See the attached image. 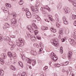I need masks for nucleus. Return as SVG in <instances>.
<instances>
[{
	"instance_id": "10",
	"label": "nucleus",
	"mask_w": 76,
	"mask_h": 76,
	"mask_svg": "<svg viewBox=\"0 0 76 76\" xmlns=\"http://www.w3.org/2000/svg\"><path fill=\"white\" fill-rule=\"evenodd\" d=\"M68 58L69 60H70L71 57H72V54H73V53L71 51H69L68 52Z\"/></svg>"
},
{
	"instance_id": "59",
	"label": "nucleus",
	"mask_w": 76,
	"mask_h": 76,
	"mask_svg": "<svg viewBox=\"0 0 76 76\" xmlns=\"http://www.w3.org/2000/svg\"><path fill=\"white\" fill-rule=\"evenodd\" d=\"M61 41H62V42H64V41H66V39H61Z\"/></svg>"
},
{
	"instance_id": "57",
	"label": "nucleus",
	"mask_w": 76,
	"mask_h": 76,
	"mask_svg": "<svg viewBox=\"0 0 76 76\" xmlns=\"http://www.w3.org/2000/svg\"><path fill=\"white\" fill-rule=\"evenodd\" d=\"M46 9H47V10H48L49 11H50L49 10H50V8L48 7H46L45 8Z\"/></svg>"
},
{
	"instance_id": "52",
	"label": "nucleus",
	"mask_w": 76,
	"mask_h": 76,
	"mask_svg": "<svg viewBox=\"0 0 76 76\" xmlns=\"http://www.w3.org/2000/svg\"><path fill=\"white\" fill-rule=\"evenodd\" d=\"M11 16L13 17V18H16V15H14L13 13L11 14Z\"/></svg>"
},
{
	"instance_id": "56",
	"label": "nucleus",
	"mask_w": 76,
	"mask_h": 76,
	"mask_svg": "<svg viewBox=\"0 0 76 76\" xmlns=\"http://www.w3.org/2000/svg\"><path fill=\"white\" fill-rule=\"evenodd\" d=\"M64 23L65 25H67L68 24V22L67 21H64Z\"/></svg>"
},
{
	"instance_id": "5",
	"label": "nucleus",
	"mask_w": 76,
	"mask_h": 76,
	"mask_svg": "<svg viewBox=\"0 0 76 76\" xmlns=\"http://www.w3.org/2000/svg\"><path fill=\"white\" fill-rule=\"evenodd\" d=\"M32 10H34L36 13H38V9L37 6L35 5V6H31L30 7Z\"/></svg>"
},
{
	"instance_id": "8",
	"label": "nucleus",
	"mask_w": 76,
	"mask_h": 76,
	"mask_svg": "<svg viewBox=\"0 0 76 76\" xmlns=\"http://www.w3.org/2000/svg\"><path fill=\"white\" fill-rule=\"evenodd\" d=\"M15 43H14L13 42H10V45H12L11 48H10L11 50H13V49H14V48L15 47V46H16V45H15Z\"/></svg>"
},
{
	"instance_id": "63",
	"label": "nucleus",
	"mask_w": 76,
	"mask_h": 76,
	"mask_svg": "<svg viewBox=\"0 0 76 76\" xmlns=\"http://www.w3.org/2000/svg\"><path fill=\"white\" fill-rule=\"evenodd\" d=\"M61 34H59V38H61Z\"/></svg>"
},
{
	"instance_id": "27",
	"label": "nucleus",
	"mask_w": 76,
	"mask_h": 76,
	"mask_svg": "<svg viewBox=\"0 0 76 76\" xmlns=\"http://www.w3.org/2000/svg\"><path fill=\"white\" fill-rule=\"evenodd\" d=\"M23 3L24 2L23 1V0H20L19 3L20 5H22L23 4Z\"/></svg>"
},
{
	"instance_id": "47",
	"label": "nucleus",
	"mask_w": 76,
	"mask_h": 76,
	"mask_svg": "<svg viewBox=\"0 0 76 76\" xmlns=\"http://www.w3.org/2000/svg\"><path fill=\"white\" fill-rule=\"evenodd\" d=\"M73 4L74 6H76V1H74Z\"/></svg>"
},
{
	"instance_id": "48",
	"label": "nucleus",
	"mask_w": 76,
	"mask_h": 76,
	"mask_svg": "<svg viewBox=\"0 0 76 76\" xmlns=\"http://www.w3.org/2000/svg\"><path fill=\"white\" fill-rule=\"evenodd\" d=\"M56 26L58 28H60V25L59 23H56Z\"/></svg>"
},
{
	"instance_id": "38",
	"label": "nucleus",
	"mask_w": 76,
	"mask_h": 76,
	"mask_svg": "<svg viewBox=\"0 0 76 76\" xmlns=\"http://www.w3.org/2000/svg\"><path fill=\"white\" fill-rule=\"evenodd\" d=\"M48 27H45L44 26H42V29L43 31H44V30H46L47 29L46 28H47Z\"/></svg>"
},
{
	"instance_id": "26",
	"label": "nucleus",
	"mask_w": 76,
	"mask_h": 76,
	"mask_svg": "<svg viewBox=\"0 0 76 76\" xmlns=\"http://www.w3.org/2000/svg\"><path fill=\"white\" fill-rule=\"evenodd\" d=\"M31 39L33 42L36 41V40H37V39H36V38H35V37H34L31 38Z\"/></svg>"
},
{
	"instance_id": "49",
	"label": "nucleus",
	"mask_w": 76,
	"mask_h": 76,
	"mask_svg": "<svg viewBox=\"0 0 76 76\" xmlns=\"http://www.w3.org/2000/svg\"><path fill=\"white\" fill-rule=\"evenodd\" d=\"M4 39H6V40H8L9 41V39H10V38L8 37H7L6 38V37H4Z\"/></svg>"
},
{
	"instance_id": "62",
	"label": "nucleus",
	"mask_w": 76,
	"mask_h": 76,
	"mask_svg": "<svg viewBox=\"0 0 76 76\" xmlns=\"http://www.w3.org/2000/svg\"><path fill=\"white\" fill-rule=\"evenodd\" d=\"M42 76H45V73H43L42 74Z\"/></svg>"
},
{
	"instance_id": "16",
	"label": "nucleus",
	"mask_w": 76,
	"mask_h": 76,
	"mask_svg": "<svg viewBox=\"0 0 76 76\" xmlns=\"http://www.w3.org/2000/svg\"><path fill=\"white\" fill-rule=\"evenodd\" d=\"M10 69H12L13 70H16V68L15 67V66H12V65H10Z\"/></svg>"
},
{
	"instance_id": "35",
	"label": "nucleus",
	"mask_w": 76,
	"mask_h": 76,
	"mask_svg": "<svg viewBox=\"0 0 76 76\" xmlns=\"http://www.w3.org/2000/svg\"><path fill=\"white\" fill-rule=\"evenodd\" d=\"M6 6H7V7H11V5L9 3L6 4Z\"/></svg>"
},
{
	"instance_id": "23",
	"label": "nucleus",
	"mask_w": 76,
	"mask_h": 76,
	"mask_svg": "<svg viewBox=\"0 0 76 76\" xmlns=\"http://www.w3.org/2000/svg\"><path fill=\"white\" fill-rule=\"evenodd\" d=\"M69 64V61H67L65 62L63 64V65H62V66H67V64Z\"/></svg>"
},
{
	"instance_id": "33",
	"label": "nucleus",
	"mask_w": 76,
	"mask_h": 76,
	"mask_svg": "<svg viewBox=\"0 0 76 76\" xmlns=\"http://www.w3.org/2000/svg\"><path fill=\"white\" fill-rule=\"evenodd\" d=\"M0 75L1 76H3V75H4V71H0Z\"/></svg>"
},
{
	"instance_id": "60",
	"label": "nucleus",
	"mask_w": 76,
	"mask_h": 76,
	"mask_svg": "<svg viewBox=\"0 0 76 76\" xmlns=\"http://www.w3.org/2000/svg\"><path fill=\"white\" fill-rule=\"evenodd\" d=\"M16 33H19V32H20V31H19V30H16Z\"/></svg>"
},
{
	"instance_id": "50",
	"label": "nucleus",
	"mask_w": 76,
	"mask_h": 76,
	"mask_svg": "<svg viewBox=\"0 0 76 76\" xmlns=\"http://www.w3.org/2000/svg\"><path fill=\"white\" fill-rule=\"evenodd\" d=\"M61 6L60 5H59L58 6V10H60V9H61Z\"/></svg>"
},
{
	"instance_id": "25",
	"label": "nucleus",
	"mask_w": 76,
	"mask_h": 76,
	"mask_svg": "<svg viewBox=\"0 0 76 76\" xmlns=\"http://www.w3.org/2000/svg\"><path fill=\"white\" fill-rule=\"evenodd\" d=\"M50 30L52 31V32H54V33L56 32V30L55 29L52 28H50Z\"/></svg>"
},
{
	"instance_id": "4",
	"label": "nucleus",
	"mask_w": 76,
	"mask_h": 76,
	"mask_svg": "<svg viewBox=\"0 0 76 76\" xmlns=\"http://www.w3.org/2000/svg\"><path fill=\"white\" fill-rule=\"evenodd\" d=\"M25 11L26 12V15L27 16L28 18H31V14L29 11V10L28 8H26L25 9Z\"/></svg>"
},
{
	"instance_id": "53",
	"label": "nucleus",
	"mask_w": 76,
	"mask_h": 76,
	"mask_svg": "<svg viewBox=\"0 0 76 76\" xmlns=\"http://www.w3.org/2000/svg\"><path fill=\"white\" fill-rule=\"evenodd\" d=\"M43 50V49L42 48H40L39 51V53L40 54V52L41 53Z\"/></svg>"
},
{
	"instance_id": "39",
	"label": "nucleus",
	"mask_w": 76,
	"mask_h": 76,
	"mask_svg": "<svg viewBox=\"0 0 76 76\" xmlns=\"http://www.w3.org/2000/svg\"><path fill=\"white\" fill-rule=\"evenodd\" d=\"M34 47H37V48H38V47H39V46L37 43L34 44Z\"/></svg>"
},
{
	"instance_id": "2",
	"label": "nucleus",
	"mask_w": 76,
	"mask_h": 76,
	"mask_svg": "<svg viewBox=\"0 0 76 76\" xmlns=\"http://www.w3.org/2000/svg\"><path fill=\"white\" fill-rule=\"evenodd\" d=\"M50 57L52 58V60H54V61H56L57 60V57L56 56V55L53 52L52 53L50 54Z\"/></svg>"
},
{
	"instance_id": "36",
	"label": "nucleus",
	"mask_w": 76,
	"mask_h": 76,
	"mask_svg": "<svg viewBox=\"0 0 76 76\" xmlns=\"http://www.w3.org/2000/svg\"><path fill=\"white\" fill-rule=\"evenodd\" d=\"M17 45L18 46L21 47V46H23V44H20V43H17Z\"/></svg>"
},
{
	"instance_id": "61",
	"label": "nucleus",
	"mask_w": 76,
	"mask_h": 76,
	"mask_svg": "<svg viewBox=\"0 0 76 76\" xmlns=\"http://www.w3.org/2000/svg\"><path fill=\"white\" fill-rule=\"evenodd\" d=\"M31 38H34V37H35V35H31Z\"/></svg>"
},
{
	"instance_id": "19",
	"label": "nucleus",
	"mask_w": 76,
	"mask_h": 76,
	"mask_svg": "<svg viewBox=\"0 0 76 76\" xmlns=\"http://www.w3.org/2000/svg\"><path fill=\"white\" fill-rule=\"evenodd\" d=\"M7 54L8 55V56H9V57H10V58H12V57L13 55H12V53L10 52H9L7 53Z\"/></svg>"
},
{
	"instance_id": "14",
	"label": "nucleus",
	"mask_w": 76,
	"mask_h": 76,
	"mask_svg": "<svg viewBox=\"0 0 76 76\" xmlns=\"http://www.w3.org/2000/svg\"><path fill=\"white\" fill-rule=\"evenodd\" d=\"M2 58L4 59H6L7 57V55L6 53H3L1 54Z\"/></svg>"
},
{
	"instance_id": "29",
	"label": "nucleus",
	"mask_w": 76,
	"mask_h": 76,
	"mask_svg": "<svg viewBox=\"0 0 76 76\" xmlns=\"http://www.w3.org/2000/svg\"><path fill=\"white\" fill-rule=\"evenodd\" d=\"M55 66L56 67H60V65L59 64H55Z\"/></svg>"
},
{
	"instance_id": "31",
	"label": "nucleus",
	"mask_w": 76,
	"mask_h": 76,
	"mask_svg": "<svg viewBox=\"0 0 76 76\" xmlns=\"http://www.w3.org/2000/svg\"><path fill=\"white\" fill-rule=\"evenodd\" d=\"M72 18L73 20H75L76 19V15H72Z\"/></svg>"
},
{
	"instance_id": "34",
	"label": "nucleus",
	"mask_w": 76,
	"mask_h": 76,
	"mask_svg": "<svg viewBox=\"0 0 76 76\" xmlns=\"http://www.w3.org/2000/svg\"><path fill=\"white\" fill-rule=\"evenodd\" d=\"M32 26L33 28H34V29H38V28L37 27V26H36V25H35V23L33 24Z\"/></svg>"
},
{
	"instance_id": "46",
	"label": "nucleus",
	"mask_w": 76,
	"mask_h": 76,
	"mask_svg": "<svg viewBox=\"0 0 76 76\" xmlns=\"http://www.w3.org/2000/svg\"><path fill=\"white\" fill-rule=\"evenodd\" d=\"M3 41V38H2V36L0 34V42H1Z\"/></svg>"
},
{
	"instance_id": "3",
	"label": "nucleus",
	"mask_w": 76,
	"mask_h": 76,
	"mask_svg": "<svg viewBox=\"0 0 76 76\" xmlns=\"http://www.w3.org/2000/svg\"><path fill=\"white\" fill-rule=\"evenodd\" d=\"M27 62V63L29 64H31V63H32V66H34L36 63V61L35 60H32L30 59L29 58V59H28Z\"/></svg>"
},
{
	"instance_id": "28",
	"label": "nucleus",
	"mask_w": 76,
	"mask_h": 76,
	"mask_svg": "<svg viewBox=\"0 0 76 76\" xmlns=\"http://www.w3.org/2000/svg\"><path fill=\"white\" fill-rule=\"evenodd\" d=\"M36 18L37 20H41V18L38 15H37L36 17Z\"/></svg>"
},
{
	"instance_id": "55",
	"label": "nucleus",
	"mask_w": 76,
	"mask_h": 76,
	"mask_svg": "<svg viewBox=\"0 0 76 76\" xmlns=\"http://www.w3.org/2000/svg\"><path fill=\"white\" fill-rule=\"evenodd\" d=\"M6 6H3L2 7H1V9L3 10L4 11V10L5 9V8H6Z\"/></svg>"
},
{
	"instance_id": "17",
	"label": "nucleus",
	"mask_w": 76,
	"mask_h": 76,
	"mask_svg": "<svg viewBox=\"0 0 76 76\" xmlns=\"http://www.w3.org/2000/svg\"><path fill=\"white\" fill-rule=\"evenodd\" d=\"M55 19L56 21L58 22L59 21V18H58V16L57 14H56L55 16Z\"/></svg>"
},
{
	"instance_id": "30",
	"label": "nucleus",
	"mask_w": 76,
	"mask_h": 76,
	"mask_svg": "<svg viewBox=\"0 0 76 76\" xmlns=\"http://www.w3.org/2000/svg\"><path fill=\"white\" fill-rule=\"evenodd\" d=\"M22 59L23 60V61H28V59H29L28 58L26 57L24 58H23V57H22Z\"/></svg>"
},
{
	"instance_id": "51",
	"label": "nucleus",
	"mask_w": 76,
	"mask_h": 76,
	"mask_svg": "<svg viewBox=\"0 0 76 76\" xmlns=\"http://www.w3.org/2000/svg\"><path fill=\"white\" fill-rule=\"evenodd\" d=\"M37 39H41V37H40L39 36H37Z\"/></svg>"
},
{
	"instance_id": "64",
	"label": "nucleus",
	"mask_w": 76,
	"mask_h": 76,
	"mask_svg": "<svg viewBox=\"0 0 76 76\" xmlns=\"http://www.w3.org/2000/svg\"><path fill=\"white\" fill-rule=\"evenodd\" d=\"M74 25L75 26H76V21H75L74 23Z\"/></svg>"
},
{
	"instance_id": "45",
	"label": "nucleus",
	"mask_w": 76,
	"mask_h": 76,
	"mask_svg": "<svg viewBox=\"0 0 76 76\" xmlns=\"http://www.w3.org/2000/svg\"><path fill=\"white\" fill-rule=\"evenodd\" d=\"M34 32L36 35H37V34L38 33V30H37L34 31Z\"/></svg>"
},
{
	"instance_id": "18",
	"label": "nucleus",
	"mask_w": 76,
	"mask_h": 76,
	"mask_svg": "<svg viewBox=\"0 0 76 76\" xmlns=\"http://www.w3.org/2000/svg\"><path fill=\"white\" fill-rule=\"evenodd\" d=\"M9 24L7 23H6L5 24V26L3 27L4 29H5L6 28H9Z\"/></svg>"
},
{
	"instance_id": "1",
	"label": "nucleus",
	"mask_w": 76,
	"mask_h": 76,
	"mask_svg": "<svg viewBox=\"0 0 76 76\" xmlns=\"http://www.w3.org/2000/svg\"><path fill=\"white\" fill-rule=\"evenodd\" d=\"M51 42L52 43V45L56 46L57 47H58L59 44L58 43V39H52L51 41Z\"/></svg>"
},
{
	"instance_id": "58",
	"label": "nucleus",
	"mask_w": 76,
	"mask_h": 76,
	"mask_svg": "<svg viewBox=\"0 0 76 76\" xmlns=\"http://www.w3.org/2000/svg\"><path fill=\"white\" fill-rule=\"evenodd\" d=\"M69 1H71V3H72V4H73V2H74V1L73 0H68Z\"/></svg>"
},
{
	"instance_id": "43",
	"label": "nucleus",
	"mask_w": 76,
	"mask_h": 76,
	"mask_svg": "<svg viewBox=\"0 0 76 76\" xmlns=\"http://www.w3.org/2000/svg\"><path fill=\"white\" fill-rule=\"evenodd\" d=\"M13 58L14 59H16L17 58V56H16V55H14L12 56Z\"/></svg>"
},
{
	"instance_id": "7",
	"label": "nucleus",
	"mask_w": 76,
	"mask_h": 76,
	"mask_svg": "<svg viewBox=\"0 0 76 76\" xmlns=\"http://www.w3.org/2000/svg\"><path fill=\"white\" fill-rule=\"evenodd\" d=\"M64 12L65 13H70V10L69 8L66 7L64 9Z\"/></svg>"
},
{
	"instance_id": "44",
	"label": "nucleus",
	"mask_w": 76,
	"mask_h": 76,
	"mask_svg": "<svg viewBox=\"0 0 76 76\" xmlns=\"http://www.w3.org/2000/svg\"><path fill=\"white\" fill-rule=\"evenodd\" d=\"M39 45L40 47H41V48H42V47H43V46L44 45L42 43V42L40 43H39Z\"/></svg>"
},
{
	"instance_id": "41",
	"label": "nucleus",
	"mask_w": 76,
	"mask_h": 76,
	"mask_svg": "<svg viewBox=\"0 0 76 76\" xmlns=\"http://www.w3.org/2000/svg\"><path fill=\"white\" fill-rule=\"evenodd\" d=\"M8 12L9 11V9L7 7H5V10H4V12Z\"/></svg>"
},
{
	"instance_id": "9",
	"label": "nucleus",
	"mask_w": 76,
	"mask_h": 76,
	"mask_svg": "<svg viewBox=\"0 0 76 76\" xmlns=\"http://www.w3.org/2000/svg\"><path fill=\"white\" fill-rule=\"evenodd\" d=\"M11 21L12 22V24L15 25L17 23V20L16 18H12L11 19Z\"/></svg>"
},
{
	"instance_id": "13",
	"label": "nucleus",
	"mask_w": 76,
	"mask_h": 76,
	"mask_svg": "<svg viewBox=\"0 0 76 76\" xmlns=\"http://www.w3.org/2000/svg\"><path fill=\"white\" fill-rule=\"evenodd\" d=\"M72 67H69V69L67 70V71H66L67 75H70V74H69V71H71V70H72Z\"/></svg>"
},
{
	"instance_id": "40",
	"label": "nucleus",
	"mask_w": 76,
	"mask_h": 76,
	"mask_svg": "<svg viewBox=\"0 0 76 76\" xmlns=\"http://www.w3.org/2000/svg\"><path fill=\"white\" fill-rule=\"evenodd\" d=\"M60 52L61 54H62L63 53V47H61L60 48Z\"/></svg>"
},
{
	"instance_id": "12",
	"label": "nucleus",
	"mask_w": 76,
	"mask_h": 76,
	"mask_svg": "<svg viewBox=\"0 0 76 76\" xmlns=\"http://www.w3.org/2000/svg\"><path fill=\"white\" fill-rule=\"evenodd\" d=\"M48 18L49 19H50V20H51L52 22H54V20L52 16L51 15H49L48 16Z\"/></svg>"
},
{
	"instance_id": "22",
	"label": "nucleus",
	"mask_w": 76,
	"mask_h": 76,
	"mask_svg": "<svg viewBox=\"0 0 76 76\" xmlns=\"http://www.w3.org/2000/svg\"><path fill=\"white\" fill-rule=\"evenodd\" d=\"M18 65H19V66H20L21 67H23V64L22 63V62H21V61H19L18 63Z\"/></svg>"
},
{
	"instance_id": "37",
	"label": "nucleus",
	"mask_w": 76,
	"mask_h": 76,
	"mask_svg": "<svg viewBox=\"0 0 76 76\" xmlns=\"http://www.w3.org/2000/svg\"><path fill=\"white\" fill-rule=\"evenodd\" d=\"M75 35H74V38H76V29H75L74 31Z\"/></svg>"
},
{
	"instance_id": "32",
	"label": "nucleus",
	"mask_w": 76,
	"mask_h": 76,
	"mask_svg": "<svg viewBox=\"0 0 76 76\" xmlns=\"http://www.w3.org/2000/svg\"><path fill=\"white\" fill-rule=\"evenodd\" d=\"M65 33L66 34H68L69 33V29H66L65 31Z\"/></svg>"
},
{
	"instance_id": "42",
	"label": "nucleus",
	"mask_w": 76,
	"mask_h": 76,
	"mask_svg": "<svg viewBox=\"0 0 76 76\" xmlns=\"http://www.w3.org/2000/svg\"><path fill=\"white\" fill-rule=\"evenodd\" d=\"M69 42H70L71 43H72L73 41H74V40L69 38Z\"/></svg>"
},
{
	"instance_id": "11",
	"label": "nucleus",
	"mask_w": 76,
	"mask_h": 76,
	"mask_svg": "<svg viewBox=\"0 0 76 76\" xmlns=\"http://www.w3.org/2000/svg\"><path fill=\"white\" fill-rule=\"evenodd\" d=\"M31 53L34 56H36L37 54V52L35 49H33L31 51Z\"/></svg>"
},
{
	"instance_id": "54",
	"label": "nucleus",
	"mask_w": 76,
	"mask_h": 76,
	"mask_svg": "<svg viewBox=\"0 0 76 76\" xmlns=\"http://www.w3.org/2000/svg\"><path fill=\"white\" fill-rule=\"evenodd\" d=\"M63 19L64 22V21H66V18L65 17H63Z\"/></svg>"
},
{
	"instance_id": "21",
	"label": "nucleus",
	"mask_w": 76,
	"mask_h": 76,
	"mask_svg": "<svg viewBox=\"0 0 76 76\" xmlns=\"http://www.w3.org/2000/svg\"><path fill=\"white\" fill-rule=\"evenodd\" d=\"M20 76V75L19 74L18 75V76ZM20 76H27V75H26V73L24 72L22 73V74Z\"/></svg>"
},
{
	"instance_id": "15",
	"label": "nucleus",
	"mask_w": 76,
	"mask_h": 76,
	"mask_svg": "<svg viewBox=\"0 0 76 76\" xmlns=\"http://www.w3.org/2000/svg\"><path fill=\"white\" fill-rule=\"evenodd\" d=\"M19 41L20 42V44H22L23 45L24 44V42L21 38H20L19 39Z\"/></svg>"
},
{
	"instance_id": "6",
	"label": "nucleus",
	"mask_w": 76,
	"mask_h": 76,
	"mask_svg": "<svg viewBox=\"0 0 76 76\" xmlns=\"http://www.w3.org/2000/svg\"><path fill=\"white\" fill-rule=\"evenodd\" d=\"M27 29H28V30H29V31L31 34L34 32V30L33 29V28L32 27L31 25H28L27 26Z\"/></svg>"
},
{
	"instance_id": "24",
	"label": "nucleus",
	"mask_w": 76,
	"mask_h": 76,
	"mask_svg": "<svg viewBox=\"0 0 76 76\" xmlns=\"http://www.w3.org/2000/svg\"><path fill=\"white\" fill-rule=\"evenodd\" d=\"M71 44L72 45H73L74 46H76V42L74 40L73 41H72V43H71Z\"/></svg>"
},
{
	"instance_id": "20",
	"label": "nucleus",
	"mask_w": 76,
	"mask_h": 76,
	"mask_svg": "<svg viewBox=\"0 0 76 76\" xmlns=\"http://www.w3.org/2000/svg\"><path fill=\"white\" fill-rule=\"evenodd\" d=\"M59 35H62L63 34V29L62 28H60L59 31Z\"/></svg>"
}]
</instances>
